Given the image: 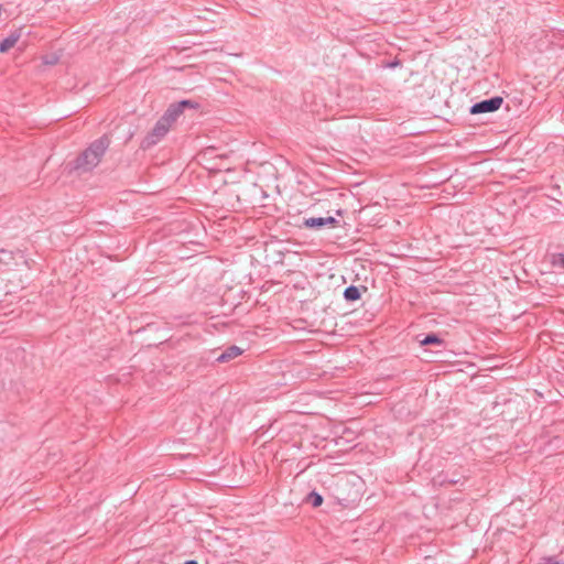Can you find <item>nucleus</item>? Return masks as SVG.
<instances>
[{
    "label": "nucleus",
    "instance_id": "nucleus-1",
    "mask_svg": "<svg viewBox=\"0 0 564 564\" xmlns=\"http://www.w3.org/2000/svg\"><path fill=\"white\" fill-rule=\"evenodd\" d=\"M105 148L102 143H94L86 149L74 162V170L77 173H86L96 167L104 155Z\"/></svg>",
    "mask_w": 564,
    "mask_h": 564
},
{
    "label": "nucleus",
    "instance_id": "nucleus-2",
    "mask_svg": "<svg viewBox=\"0 0 564 564\" xmlns=\"http://www.w3.org/2000/svg\"><path fill=\"white\" fill-rule=\"evenodd\" d=\"M199 108V104L194 100H181L169 105L161 118L173 128L176 121L184 115L186 109L196 110Z\"/></svg>",
    "mask_w": 564,
    "mask_h": 564
},
{
    "label": "nucleus",
    "instance_id": "nucleus-3",
    "mask_svg": "<svg viewBox=\"0 0 564 564\" xmlns=\"http://www.w3.org/2000/svg\"><path fill=\"white\" fill-rule=\"evenodd\" d=\"M172 128L160 117L153 128L145 134L141 147L149 149L163 140Z\"/></svg>",
    "mask_w": 564,
    "mask_h": 564
},
{
    "label": "nucleus",
    "instance_id": "nucleus-4",
    "mask_svg": "<svg viewBox=\"0 0 564 564\" xmlns=\"http://www.w3.org/2000/svg\"><path fill=\"white\" fill-rule=\"evenodd\" d=\"M502 104H503L502 97H494L491 99L482 100L480 102L475 104L471 107L470 112L473 115L494 112V111H497L502 106Z\"/></svg>",
    "mask_w": 564,
    "mask_h": 564
},
{
    "label": "nucleus",
    "instance_id": "nucleus-5",
    "mask_svg": "<svg viewBox=\"0 0 564 564\" xmlns=\"http://www.w3.org/2000/svg\"><path fill=\"white\" fill-rule=\"evenodd\" d=\"M305 225L311 228H318L322 226L337 227L338 220L334 217H312L305 220Z\"/></svg>",
    "mask_w": 564,
    "mask_h": 564
},
{
    "label": "nucleus",
    "instance_id": "nucleus-6",
    "mask_svg": "<svg viewBox=\"0 0 564 564\" xmlns=\"http://www.w3.org/2000/svg\"><path fill=\"white\" fill-rule=\"evenodd\" d=\"M242 354V349L237 347V346H231L229 347L226 351H224L218 358L217 360L219 362H227L231 359H235L237 358L238 356H240Z\"/></svg>",
    "mask_w": 564,
    "mask_h": 564
},
{
    "label": "nucleus",
    "instance_id": "nucleus-7",
    "mask_svg": "<svg viewBox=\"0 0 564 564\" xmlns=\"http://www.w3.org/2000/svg\"><path fill=\"white\" fill-rule=\"evenodd\" d=\"M19 39H20L19 32L11 33L7 39H4L0 43V52L1 53L8 52L10 48H12L17 44Z\"/></svg>",
    "mask_w": 564,
    "mask_h": 564
},
{
    "label": "nucleus",
    "instance_id": "nucleus-8",
    "mask_svg": "<svg viewBox=\"0 0 564 564\" xmlns=\"http://www.w3.org/2000/svg\"><path fill=\"white\" fill-rule=\"evenodd\" d=\"M344 296L347 301H357L360 299L361 293L357 286H349L345 290Z\"/></svg>",
    "mask_w": 564,
    "mask_h": 564
},
{
    "label": "nucleus",
    "instance_id": "nucleus-9",
    "mask_svg": "<svg viewBox=\"0 0 564 564\" xmlns=\"http://www.w3.org/2000/svg\"><path fill=\"white\" fill-rule=\"evenodd\" d=\"M307 501L313 505V507H319L323 503V497L317 492H312L307 497Z\"/></svg>",
    "mask_w": 564,
    "mask_h": 564
},
{
    "label": "nucleus",
    "instance_id": "nucleus-10",
    "mask_svg": "<svg viewBox=\"0 0 564 564\" xmlns=\"http://www.w3.org/2000/svg\"><path fill=\"white\" fill-rule=\"evenodd\" d=\"M551 263L553 267L564 268V254L563 253L553 254Z\"/></svg>",
    "mask_w": 564,
    "mask_h": 564
},
{
    "label": "nucleus",
    "instance_id": "nucleus-11",
    "mask_svg": "<svg viewBox=\"0 0 564 564\" xmlns=\"http://www.w3.org/2000/svg\"><path fill=\"white\" fill-rule=\"evenodd\" d=\"M441 343V339L436 336H427L425 337L421 344L422 345H429V344H440Z\"/></svg>",
    "mask_w": 564,
    "mask_h": 564
},
{
    "label": "nucleus",
    "instance_id": "nucleus-12",
    "mask_svg": "<svg viewBox=\"0 0 564 564\" xmlns=\"http://www.w3.org/2000/svg\"><path fill=\"white\" fill-rule=\"evenodd\" d=\"M539 564H564V562H561V561H557L554 558H545L542 562H540Z\"/></svg>",
    "mask_w": 564,
    "mask_h": 564
},
{
    "label": "nucleus",
    "instance_id": "nucleus-13",
    "mask_svg": "<svg viewBox=\"0 0 564 564\" xmlns=\"http://www.w3.org/2000/svg\"><path fill=\"white\" fill-rule=\"evenodd\" d=\"M184 564H197V562H196V561L191 560V561H186Z\"/></svg>",
    "mask_w": 564,
    "mask_h": 564
}]
</instances>
